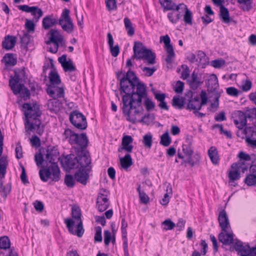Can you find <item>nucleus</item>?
I'll list each match as a JSON object with an SVG mask.
<instances>
[{
	"mask_svg": "<svg viewBox=\"0 0 256 256\" xmlns=\"http://www.w3.org/2000/svg\"><path fill=\"white\" fill-rule=\"evenodd\" d=\"M163 40L168 56L166 58V62L168 64H171L172 60L175 58V53L172 46L170 44V39L168 35L161 36L160 41Z\"/></svg>",
	"mask_w": 256,
	"mask_h": 256,
	"instance_id": "nucleus-10",
	"label": "nucleus"
},
{
	"mask_svg": "<svg viewBox=\"0 0 256 256\" xmlns=\"http://www.w3.org/2000/svg\"><path fill=\"white\" fill-rule=\"evenodd\" d=\"M50 33V37L49 41L46 43L48 44H50V42L58 44V42H62L63 37L58 30L52 29Z\"/></svg>",
	"mask_w": 256,
	"mask_h": 256,
	"instance_id": "nucleus-24",
	"label": "nucleus"
},
{
	"mask_svg": "<svg viewBox=\"0 0 256 256\" xmlns=\"http://www.w3.org/2000/svg\"><path fill=\"white\" fill-rule=\"evenodd\" d=\"M71 214L72 218L65 219L64 223L70 234L81 238L84 234V230L83 227L82 214L80 208L76 206H72Z\"/></svg>",
	"mask_w": 256,
	"mask_h": 256,
	"instance_id": "nucleus-4",
	"label": "nucleus"
},
{
	"mask_svg": "<svg viewBox=\"0 0 256 256\" xmlns=\"http://www.w3.org/2000/svg\"><path fill=\"white\" fill-rule=\"evenodd\" d=\"M133 50L134 52L133 58L146 60L149 64L156 63V54L150 50L147 49L142 42H135Z\"/></svg>",
	"mask_w": 256,
	"mask_h": 256,
	"instance_id": "nucleus-6",
	"label": "nucleus"
},
{
	"mask_svg": "<svg viewBox=\"0 0 256 256\" xmlns=\"http://www.w3.org/2000/svg\"><path fill=\"white\" fill-rule=\"evenodd\" d=\"M20 81V78L16 74H15L14 78H10L9 80L10 86L14 94H18L20 89L24 86V84H18Z\"/></svg>",
	"mask_w": 256,
	"mask_h": 256,
	"instance_id": "nucleus-21",
	"label": "nucleus"
},
{
	"mask_svg": "<svg viewBox=\"0 0 256 256\" xmlns=\"http://www.w3.org/2000/svg\"><path fill=\"white\" fill-rule=\"evenodd\" d=\"M232 170L228 172V176L230 182H234L238 180L240 178V172L241 170L239 168H231Z\"/></svg>",
	"mask_w": 256,
	"mask_h": 256,
	"instance_id": "nucleus-38",
	"label": "nucleus"
},
{
	"mask_svg": "<svg viewBox=\"0 0 256 256\" xmlns=\"http://www.w3.org/2000/svg\"><path fill=\"white\" fill-rule=\"evenodd\" d=\"M2 61L8 66H14L17 62V60L14 58L12 54H6L2 58Z\"/></svg>",
	"mask_w": 256,
	"mask_h": 256,
	"instance_id": "nucleus-37",
	"label": "nucleus"
},
{
	"mask_svg": "<svg viewBox=\"0 0 256 256\" xmlns=\"http://www.w3.org/2000/svg\"><path fill=\"white\" fill-rule=\"evenodd\" d=\"M137 190L138 192L140 202L144 204L148 203L150 198L144 190H142L141 186L140 184L138 185Z\"/></svg>",
	"mask_w": 256,
	"mask_h": 256,
	"instance_id": "nucleus-41",
	"label": "nucleus"
},
{
	"mask_svg": "<svg viewBox=\"0 0 256 256\" xmlns=\"http://www.w3.org/2000/svg\"><path fill=\"white\" fill-rule=\"evenodd\" d=\"M173 10L174 11L168 14V17L172 23L176 24L181 18L182 15L180 14V10H179V12L176 10Z\"/></svg>",
	"mask_w": 256,
	"mask_h": 256,
	"instance_id": "nucleus-35",
	"label": "nucleus"
},
{
	"mask_svg": "<svg viewBox=\"0 0 256 256\" xmlns=\"http://www.w3.org/2000/svg\"><path fill=\"white\" fill-rule=\"evenodd\" d=\"M70 122L77 128L80 130H86L88 123L86 116L78 110L73 111L70 116Z\"/></svg>",
	"mask_w": 256,
	"mask_h": 256,
	"instance_id": "nucleus-7",
	"label": "nucleus"
},
{
	"mask_svg": "<svg viewBox=\"0 0 256 256\" xmlns=\"http://www.w3.org/2000/svg\"><path fill=\"white\" fill-rule=\"evenodd\" d=\"M247 118L245 113L242 111H238L236 118L234 120L236 126L240 130H242L246 125Z\"/></svg>",
	"mask_w": 256,
	"mask_h": 256,
	"instance_id": "nucleus-20",
	"label": "nucleus"
},
{
	"mask_svg": "<svg viewBox=\"0 0 256 256\" xmlns=\"http://www.w3.org/2000/svg\"><path fill=\"white\" fill-rule=\"evenodd\" d=\"M252 87V82L249 80H246L242 81L241 88L244 92L249 91Z\"/></svg>",
	"mask_w": 256,
	"mask_h": 256,
	"instance_id": "nucleus-57",
	"label": "nucleus"
},
{
	"mask_svg": "<svg viewBox=\"0 0 256 256\" xmlns=\"http://www.w3.org/2000/svg\"><path fill=\"white\" fill-rule=\"evenodd\" d=\"M249 164H246L244 161H239L238 162L234 163L231 166V168H239L243 172L248 168Z\"/></svg>",
	"mask_w": 256,
	"mask_h": 256,
	"instance_id": "nucleus-43",
	"label": "nucleus"
},
{
	"mask_svg": "<svg viewBox=\"0 0 256 256\" xmlns=\"http://www.w3.org/2000/svg\"><path fill=\"white\" fill-rule=\"evenodd\" d=\"M240 4H242L240 8L244 11H250L252 9L253 0H236Z\"/></svg>",
	"mask_w": 256,
	"mask_h": 256,
	"instance_id": "nucleus-39",
	"label": "nucleus"
},
{
	"mask_svg": "<svg viewBox=\"0 0 256 256\" xmlns=\"http://www.w3.org/2000/svg\"><path fill=\"white\" fill-rule=\"evenodd\" d=\"M18 8L20 10L26 12H30L32 10H36V6H30L28 5H20L18 6Z\"/></svg>",
	"mask_w": 256,
	"mask_h": 256,
	"instance_id": "nucleus-62",
	"label": "nucleus"
},
{
	"mask_svg": "<svg viewBox=\"0 0 256 256\" xmlns=\"http://www.w3.org/2000/svg\"><path fill=\"white\" fill-rule=\"evenodd\" d=\"M144 104L148 111L153 110L155 108V104L150 99L146 98L144 101Z\"/></svg>",
	"mask_w": 256,
	"mask_h": 256,
	"instance_id": "nucleus-56",
	"label": "nucleus"
},
{
	"mask_svg": "<svg viewBox=\"0 0 256 256\" xmlns=\"http://www.w3.org/2000/svg\"><path fill=\"white\" fill-rule=\"evenodd\" d=\"M120 161L122 167L124 170H128L133 164L130 154H126L123 158H120Z\"/></svg>",
	"mask_w": 256,
	"mask_h": 256,
	"instance_id": "nucleus-30",
	"label": "nucleus"
},
{
	"mask_svg": "<svg viewBox=\"0 0 256 256\" xmlns=\"http://www.w3.org/2000/svg\"><path fill=\"white\" fill-rule=\"evenodd\" d=\"M77 160L78 168L80 166V168L86 169L89 166L92 167L89 152L86 150H82L78 152Z\"/></svg>",
	"mask_w": 256,
	"mask_h": 256,
	"instance_id": "nucleus-8",
	"label": "nucleus"
},
{
	"mask_svg": "<svg viewBox=\"0 0 256 256\" xmlns=\"http://www.w3.org/2000/svg\"><path fill=\"white\" fill-rule=\"evenodd\" d=\"M152 136L150 133L147 134L143 136V144L147 148H150L152 143Z\"/></svg>",
	"mask_w": 256,
	"mask_h": 256,
	"instance_id": "nucleus-46",
	"label": "nucleus"
},
{
	"mask_svg": "<svg viewBox=\"0 0 256 256\" xmlns=\"http://www.w3.org/2000/svg\"><path fill=\"white\" fill-rule=\"evenodd\" d=\"M124 23L126 29L127 31L128 34L130 36H132L134 34V28L132 26V24L128 18H124Z\"/></svg>",
	"mask_w": 256,
	"mask_h": 256,
	"instance_id": "nucleus-40",
	"label": "nucleus"
},
{
	"mask_svg": "<svg viewBox=\"0 0 256 256\" xmlns=\"http://www.w3.org/2000/svg\"><path fill=\"white\" fill-rule=\"evenodd\" d=\"M48 78L50 80V84L48 86H54L56 85H60L61 80L60 76L55 70H52L49 74Z\"/></svg>",
	"mask_w": 256,
	"mask_h": 256,
	"instance_id": "nucleus-29",
	"label": "nucleus"
},
{
	"mask_svg": "<svg viewBox=\"0 0 256 256\" xmlns=\"http://www.w3.org/2000/svg\"><path fill=\"white\" fill-rule=\"evenodd\" d=\"M20 94V96L25 100H28L30 98V92L28 89L26 88L24 85L18 92Z\"/></svg>",
	"mask_w": 256,
	"mask_h": 256,
	"instance_id": "nucleus-52",
	"label": "nucleus"
},
{
	"mask_svg": "<svg viewBox=\"0 0 256 256\" xmlns=\"http://www.w3.org/2000/svg\"><path fill=\"white\" fill-rule=\"evenodd\" d=\"M211 64L214 68H219L225 66L226 62L223 60H215L212 61Z\"/></svg>",
	"mask_w": 256,
	"mask_h": 256,
	"instance_id": "nucleus-61",
	"label": "nucleus"
},
{
	"mask_svg": "<svg viewBox=\"0 0 256 256\" xmlns=\"http://www.w3.org/2000/svg\"><path fill=\"white\" fill-rule=\"evenodd\" d=\"M120 80V93L125 94L122 96L123 112L128 116L127 120L134 123L136 116L144 111L142 99L146 95V86L130 68Z\"/></svg>",
	"mask_w": 256,
	"mask_h": 256,
	"instance_id": "nucleus-1",
	"label": "nucleus"
},
{
	"mask_svg": "<svg viewBox=\"0 0 256 256\" xmlns=\"http://www.w3.org/2000/svg\"><path fill=\"white\" fill-rule=\"evenodd\" d=\"M64 140H68L71 144H74L78 138V134H76L69 128L65 130L64 134Z\"/></svg>",
	"mask_w": 256,
	"mask_h": 256,
	"instance_id": "nucleus-26",
	"label": "nucleus"
},
{
	"mask_svg": "<svg viewBox=\"0 0 256 256\" xmlns=\"http://www.w3.org/2000/svg\"><path fill=\"white\" fill-rule=\"evenodd\" d=\"M23 108L30 112L26 113V120L25 123V129L26 132L36 130V134H42L44 132V126L42 125L41 121L38 118L41 114L39 110H32V107L30 104L25 103Z\"/></svg>",
	"mask_w": 256,
	"mask_h": 256,
	"instance_id": "nucleus-3",
	"label": "nucleus"
},
{
	"mask_svg": "<svg viewBox=\"0 0 256 256\" xmlns=\"http://www.w3.org/2000/svg\"><path fill=\"white\" fill-rule=\"evenodd\" d=\"M46 92L52 98H64L65 94L64 87L63 86H59V85L54 86H48Z\"/></svg>",
	"mask_w": 256,
	"mask_h": 256,
	"instance_id": "nucleus-13",
	"label": "nucleus"
},
{
	"mask_svg": "<svg viewBox=\"0 0 256 256\" xmlns=\"http://www.w3.org/2000/svg\"><path fill=\"white\" fill-rule=\"evenodd\" d=\"M176 10L178 12L179 10L181 11V13L184 12V20L186 24L192 25V12L188 10L187 8V6L184 4H180L176 6Z\"/></svg>",
	"mask_w": 256,
	"mask_h": 256,
	"instance_id": "nucleus-15",
	"label": "nucleus"
},
{
	"mask_svg": "<svg viewBox=\"0 0 256 256\" xmlns=\"http://www.w3.org/2000/svg\"><path fill=\"white\" fill-rule=\"evenodd\" d=\"M209 82H212V84L213 85L212 88L214 90V92L213 94V96L214 98V102L210 104V108H215L216 110L219 106V99L220 97V92L215 90V89L218 86V80L216 74H212V78L208 80Z\"/></svg>",
	"mask_w": 256,
	"mask_h": 256,
	"instance_id": "nucleus-11",
	"label": "nucleus"
},
{
	"mask_svg": "<svg viewBox=\"0 0 256 256\" xmlns=\"http://www.w3.org/2000/svg\"><path fill=\"white\" fill-rule=\"evenodd\" d=\"M52 165L47 166L45 168L41 169L39 171L40 176L41 180L44 182H47L50 178H51L52 180L54 182H58V180H53V170L52 168Z\"/></svg>",
	"mask_w": 256,
	"mask_h": 256,
	"instance_id": "nucleus-19",
	"label": "nucleus"
},
{
	"mask_svg": "<svg viewBox=\"0 0 256 256\" xmlns=\"http://www.w3.org/2000/svg\"><path fill=\"white\" fill-rule=\"evenodd\" d=\"M66 166L70 169L78 168L77 156L74 155L68 156L66 158Z\"/></svg>",
	"mask_w": 256,
	"mask_h": 256,
	"instance_id": "nucleus-28",
	"label": "nucleus"
},
{
	"mask_svg": "<svg viewBox=\"0 0 256 256\" xmlns=\"http://www.w3.org/2000/svg\"><path fill=\"white\" fill-rule=\"evenodd\" d=\"M0 248L8 251L7 254L3 252L4 256H18L14 248L10 246V240L7 236L0 237Z\"/></svg>",
	"mask_w": 256,
	"mask_h": 256,
	"instance_id": "nucleus-9",
	"label": "nucleus"
},
{
	"mask_svg": "<svg viewBox=\"0 0 256 256\" xmlns=\"http://www.w3.org/2000/svg\"><path fill=\"white\" fill-rule=\"evenodd\" d=\"M200 108V103L194 102V100H188L186 109L190 110H200L202 108Z\"/></svg>",
	"mask_w": 256,
	"mask_h": 256,
	"instance_id": "nucleus-51",
	"label": "nucleus"
},
{
	"mask_svg": "<svg viewBox=\"0 0 256 256\" xmlns=\"http://www.w3.org/2000/svg\"><path fill=\"white\" fill-rule=\"evenodd\" d=\"M162 224L164 226V229L167 230H172L176 226V224L172 222L170 219H166L162 222Z\"/></svg>",
	"mask_w": 256,
	"mask_h": 256,
	"instance_id": "nucleus-55",
	"label": "nucleus"
},
{
	"mask_svg": "<svg viewBox=\"0 0 256 256\" xmlns=\"http://www.w3.org/2000/svg\"><path fill=\"white\" fill-rule=\"evenodd\" d=\"M226 92L228 95L234 97H238L240 94L242 93L240 90L234 86H230L226 88Z\"/></svg>",
	"mask_w": 256,
	"mask_h": 256,
	"instance_id": "nucleus-50",
	"label": "nucleus"
},
{
	"mask_svg": "<svg viewBox=\"0 0 256 256\" xmlns=\"http://www.w3.org/2000/svg\"><path fill=\"white\" fill-rule=\"evenodd\" d=\"M75 178L71 174H66L64 178V183L68 187L72 188L75 185Z\"/></svg>",
	"mask_w": 256,
	"mask_h": 256,
	"instance_id": "nucleus-49",
	"label": "nucleus"
},
{
	"mask_svg": "<svg viewBox=\"0 0 256 256\" xmlns=\"http://www.w3.org/2000/svg\"><path fill=\"white\" fill-rule=\"evenodd\" d=\"M142 71L144 72V74L147 76H150L153 74L154 72L156 70L155 67L148 68V67H143L142 68Z\"/></svg>",
	"mask_w": 256,
	"mask_h": 256,
	"instance_id": "nucleus-63",
	"label": "nucleus"
},
{
	"mask_svg": "<svg viewBox=\"0 0 256 256\" xmlns=\"http://www.w3.org/2000/svg\"><path fill=\"white\" fill-rule=\"evenodd\" d=\"M234 248L238 254L241 256H248L250 249V246L248 245H244L238 243L236 244Z\"/></svg>",
	"mask_w": 256,
	"mask_h": 256,
	"instance_id": "nucleus-27",
	"label": "nucleus"
},
{
	"mask_svg": "<svg viewBox=\"0 0 256 256\" xmlns=\"http://www.w3.org/2000/svg\"><path fill=\"white\" fill-rule=\"evenodd\" d=\"M218 220L219 224L222 230H230V224L226 212L222 210L219 213Z\"/></svg>",
	"mask_w": 256,
	"mask_h": 256,
	"instance_id": "nucleus-18",
	"label": "nucleus"
},
{
	"mask_svg": "<svg viewBox=\"0 0 256 256\" xmlns=\"http://www.w3.org/2000/svg\"><path fill=\"white\" fill-rule=\"evenodd\" d=\"M36 10H32L30 12L32 15L34 16L33 20L35 22H37L40 18L43 16V12L42 10L36 6Z\"/></svg>",
	"mask_w": 256,
	"mask_h": 256,
	"instance_id": "nucleus-47",
	"label": "nucleus"
},
{
	"mask_svg": "<svg viewBox=\"0 0 256 256\" xmlns=\"http://www.w3.org/2000/svg\"><path fill=\"white\" fill-rule=\"evenodd\" d=\"M196 56L198 61V64H204L208 62V57L204 52L202 50L197 51Z\"/></svg>",
	"mask_w": 256,
	"mask_h": 256,
	"instance_id": "nucleus-45",
	"label": "nucleus"
},
{
	"mask_svg": "<svg viewBox=\"0 0 256 256\" xmlns=\"http://www.w3.org/2000/svg\"><path fill=\"white\" fill-rule=\"evenodd\" d=\"M244 182L249 186L256 184V176L252 174L248 175L245 178Z\"/></svg>",
	"mask_w": 256,
	"mask_h": 256,
	"instance_id": "nucleus-53",
	"label": "nucleus"
},
{
	"mask_svg": "<svg viewBox=\"0 0 256 256\" xmlns=\"http://www.w3.org/2000/svg\"><path fill=\"white\" fill-rule=\"evenodd\" d=\"M60 159L58 150L54 146L48 147L46 154L45 162L48 166V163L52 165L53 180H59L60 178V169L58 164Z\"/></svg>",
	"mask_w": 256,
	"mask_h": 256,
	"instance_id": "nucleus-5",
	"label": "nucleus"
},
{
	"mask_svg": "<svg viewBox=\"0 0 256 256\" xmlns=\"http://www.w3.org/2000/svg\"><path fill=\"white\" fill-rule=\"evenodd\" d=\"M35 22L34 20H29L26 19L25 27L27 29L28 32H34L35 30L36 25L34 24Z\"/></svg>",
	"mask_w": 256,
	"mask_h": 256,
	"instance_id": "nucleus-54",
	"label": "nucleus"
},
{
	"mask_svg": "<svg viewBox=\"0 0 256 256\" xmlns=\"http://www.w3.org/2000/svg\"><path fill=\"white\" fill-rule=\"evenodd\" d=\"M208 156L214 164H217L219 162L218 152L214 146H212L208 150Z\"/></svg>",
	"mask_w": 256,
	"mask_h": 256,
	"instance_id": "nucleus-32",
	"label": "nucleus"
},
{
	"mask_svg": "<svg viewBox=\"0 0 256 256\" xmlns=\"http://www.w3.org/2000/svg\"><path fill=\"white\" fill-rule=\"evenodd\" d=\"M106 6L109 11L116 10L117 8L116 0H106Z\"/></svg>",
	"mask_w": 256,
	"mask_h": 256,
	"instance_id": "nucleus-59",
	"label": "nucleus"
},
{
	"mask_svg": "<svg viewBox=\"0 0 256 256\" xmlns=\"http://www.w3.org/2000/svg\"><path fill=\"white\" fill-rule=\"evenodd\" d=\"M184 89V82L180 80L178 81L174 89L176 92L178 94H181L182 92Z\"/></svg>",
	"mask_w": 256,
	"mask_h": 256,
	"instance_id": "nucleus-64",
	"label": "nucleus"
},
{
	"mask_svg": "<svg viewBox=\"0 0 256 256\" xmlns=\"http://www.w3.org/2000/svg\"><path fill=\"white\" fill-rule=\"evenodd\" d=\"M58 98H52L48 100V109L55 113L58 112L62 106V103Z\"/></svg>",
	"mask_w": 256,
	"mask_h": 256,
	"instance_id": "nucleus-22",
	"label": "nucleus"
},
{
	"mask_svg": "<svg viewBox=\"0 0 256 256\" xmlns=\"http://www.w3.org/2000/svg\"><path fill=\"white\" fill-rule=\"evenodd\" d=\"M159 1L162 6L164 8V11L176 10V6L172 0H159Z\"/></svg>",
	"mask_w": 256,
	"mask_h": 256,
	"instance_id": "nucleus-36",
	"label": "nucleus"
},
{
	"mask_svg": "<svg viewBox=\"0 0 256 256\" xmlns=\"http://www.w3.org/2000/svg\"><path fill=\"white\" fill-rule=\"evenodd\" d=\"M188 156V158L186 159V160L184 161V162L188 163V164H190L192 166H194L195 165V164L198 163L200 161V158L199 154H196L194 156L195 160H194V158L192 157V156Z\"/></svg>",
	"mask_w": 256,
	"mask_h": 256,
	"instance_id": "nucleus-58",
	"label": "nucleus"
},
{
	"mask_svg": "<svg viewBox=\"0 0 256 256\" xmlns=\"http://www.w3.org/2000/svg\"><path fill=\"white\" fill-rule=\"evenodd\" d=\"M102 228L100 226H98L96 228L94 240L95 242H102Z\"/></svg>",
	"mask_w": 256,
	"mask_h": 256,
	"instance_id": "nucleus-60",
	"label": "nucleus"
},
{
	"mask_svg": "<svg viewBox=\"0 0 256 256\" xmlns=\"http://www.w3.org/2000/svg\"><path fill=\"white\" fill-rule=\"evenodd\" d=\"M70 11L68 8H64L58 20L54 18L53 15H48L42 20V27L45 30L56 26L58 24L62 29L68 34L74 31V24L72 19L70 16Z\"/></svg>",
	"mask_w": 256,
	"mask_h": 256,
	"instance_id": "nucleus-2",
	"label": "nucleus"
},
{
	"mask_svg": "<svg viewBox=\"0 0 256 256\" xmlns=\"http://www.w3.org/2000/svg\"><path fill=\"white\" fill-rule=\"evenodd\" d=\"M188 84L192 88L196 90L200 84V82L198 78L197 73L193 72L190 78L188 80Z\"/></svg>",
	"mask_w": 256,
	"mask_h": 256,
	"instance_id": "nucleus-31",
	"label": "nucleus"
},
{
	"mask_svg": "<svg viewBox=\"0 0 256 256\" xmlns=\"http://www.w3.org/2000/svg\"><path fill=\"white\" fill-rule=\"evenodd\" d=\"M185 104L184 98L175 96L172 100V104L176 108L182 110L184 108Z\"/></svg>",
	"mask_w": 256,
	"mask_h": 256,
	"instance_id": "nucleus-34",
	"label": "nucleus"
},
{
	"mask_svg": "<svg viewBox=\"0 0 256 256\" xmlns=\"http://www.w3.org/2000/svg\"><path fill=\"white\" fill-rule=\"evenodd\" d=\"M110 206L108 199L107 198V194L100 193L97 198L96 206L98 210L102 212L106 210Z\"/></svg>",
	"mask_w": 256,
	"mask_h": 256,
	"instance_id": "nucleus-16",
	"label": "nucleus"
},
{
	"mask_svg": "<svg viewBox=\"0 0 256 256\" xmlns=\"http://www.w3.org/2000/svg\"><path fill=\"white\" fill-rule=\"evenodd\" d=\"M64 70L66 72H74L76 70V68L74 66L73 62L71 59H69L68 60V62L64 64V66H62Z\"/></svg>",
	"mask_w": 256,
	"mask_h": 256,
	"instance_id": "nucleus-48",
	"label": "nucleus"
},
{
	"mask_svg": "<svg viewBox=\"0 0 256 256\" xmlns=\"http://www.w3.org/2000/svg\"><path fill=\"white\" fill-rule=\"evenodd\" d=\"M218 240L225 245H230L234 242V234L230 230H222L218 234Z\"/></svg>",
	"mask_w": 256,
	"mask_h": 256,
	"instance_id": "nucleus-17",
	"label": "nucleus"
},
{
	"mask_svg": "<svg viewBox=\"0 0 256 256\" xmlns=\"http://www.w3.org/2000/svg\"><path fill=\"white\" fill-rule=\"evenodd\" d=\"M172 140L169 136L168 132H166L160 136V144L164 146H168L171 143Z\"/></svg>",
	"mask_w": 256,
	"mask_h": 256,
	"instance_id": "nucleus-42",
	"label": "nucleus"
},
{
	"mask_svg": "<svg viewBox=\"0 0 256 256\" xmlns=\"http://www.w3.org/2000/svg\"><path fill=\"white\" fill-rule=\"evenodd\" d=\"M74 142V144H76L79 146L80 150H85L87 147L88 139L86 133H82L80 134H78V138Z\"/></svg>",
	"mask_w": 256,
	"mask_h": 256,
	"instance_id": "nucleus-23",
	"label": "nucleus"
},
{
	"mask_svg": "<svg viewBox=\"0 0 256 256\" xmlns=\"http://www.w3.org/2000/svg\"><path fill=\"white\" fill-rule=\"evenodd\" d=\"M220 17L222 22L226 24H228L231 21L229 16V12L224 5H222L220 6Z\"/></svg>",
	"mask_w": 256,
	"mask_h": 256,
	"instance_id": "nucleus-33",
	"label": "nucleus"
},
{
	"mask_svg": "<svg viewBox=\"0 0 256 256\" xmlns=\"http://www.w3.org/2000/svg\"><path fill=\"white\" fill-rule=\"evenodd\" d=\"M132 142L133 138L130 136H124L122 140V146L118 148V152H121L125 151L131 153L134 148L132 144Z\"/></svg>",
	"mask_w": 256,
	"mask_h": 256,
	"instance_id": "nucleus-14",
	"label": "nucleus"
},
{
	"mask_svg": "<svg viewBox=\"0 0 256 256\" xmlns=\"http://www.w3.org/2000/svg\"><path fill=\"white\" fill-rule=\"evenodd\" d=\"M16 40L14 36L8 35L5 36L2 43V47L8 50L12 49L16 44Z\"/></svg>",
	"mask_w": 256,
	"mask_h": 256,
	"instance_id": "nucleus-25",
	"label": "nucleus"
},
{
	"mask_svg": "<svg viewBox=\"0 0 256 256\" xmlns=\"http://www.w3.org/2000/svg\"><path fill=\"white\" fill-rule=\"evenodd\" d=\"M92 171L91 166L86 169L79 168V169L74 174V178L76 180L84 185L87 184L88 180L89 178V173Z\"/></svg>",
	"mask_w": 256,
	"mask_h": 256,
	"instance_id": "nucleus-12",
	"label": "nucleus"
},
{
	"mask_svg": "<svg viewBox=\"0 0 256 256\" xmlns=\"http://www.w3.org/2000/svg\"><path fill=\"white\" fill-rule=\"evenodd\" d=\"M246 137H254L256 136V125L252 124L246 126L244 129Z\"/></svg>",
	"mask_w": 256,
	"mask_h": 256,
	"instance_id": "nucleus-44",
	"label": "nucleus"
}]
</instances>
